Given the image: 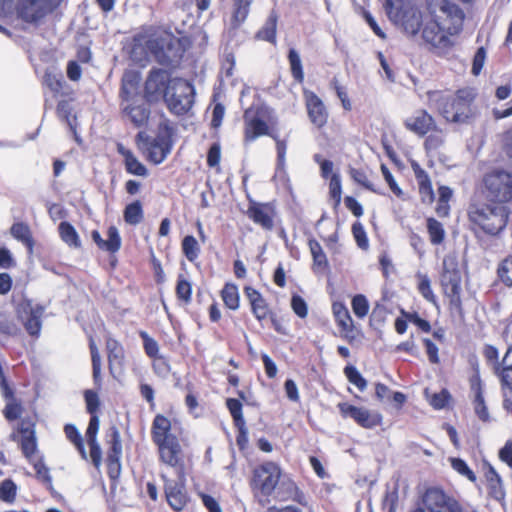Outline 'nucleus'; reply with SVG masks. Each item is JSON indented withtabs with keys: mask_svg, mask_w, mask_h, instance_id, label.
I'll return each mask as SVG.
<instances>
[{
	"mask_svg": "<svg viewBox=\"0 0 512 512\" xmlns=\"http://www.w3.org/2000/svg\"><path fill=\"white\" fill-rule=\"evenodd\" d=\"M433 98L438 112L446 121L467 124L474 113L472 104L476 98L473 88L465 87L458 89L454 95L435 93Z\"/></svg>",
	"mask_w": 512,
	"mask_h": 512,
	"instance_id": "nucleus-1",
	"label": "nucleus"
},
{
	"mask_svg": "<svg viewBox=\"0 0 512 512\" xmlns=\"http://www.w3.org/2000/svg\"><path fill=\"white\" fill-rule=\"evenodd\" d=\"M469 220L485 233L499 234L507 225L509 211L502 204L471 203L468 207Z\"/></svg>",
	"mask_w": 512,
	"mask_h": 512,
	"instance_id": "nucleus-2",
	"label": "nucleus"
},
{
	"mask_svg": "<svg viewBox=\"0 0 512 512\" xmlns=\"http://www.w3.org/2000/svg\"><path fill=\"white\" fill-rule=\"evenodd\" d=\"M386 13L391 21L401 25L406 33L416 35L422 26V14L410 0H386Z\"/></svg>",
	"mask_w": 512,
	"mask_h": 512,
	"instance_id": "nucleus-3",
	"label": "nucleus"
},
{
	"mask_svg": "<svg viewBox=\"0 0 512 512\" xmlns=\"http://www.w3.org/2000/svg\"><path fill=\"white\" fill-rule=\"evenodd\" d=\"M171 88L164 102L171 113L182 116L194 103L195 88L189 81L182 78H174Z\"/></svg>",
	"mask_w": 512,
	"mask_h": 512,
	"instance_id": "nucleus-4",
	"label": "nucleus"
},
{
	"mask_svg": "<svg viewBox=\"0 0 512 512\" xmlns=\"http://www.w3.org/2000/svg\"><path fill=\"white\" fill-rule=\"evenodd\" d=\"M152 56L162 66H175L183 57L184 49L180 40L175 37H154L150 44Z\"/></svg>",
	"mask_w": 512,
	"mask_h": 512,
	"instance_id": "nucleus-5",
	"label": "nucleus"
},
{
	"mask_svg": "<svg viewBox=\"0 0 512 512\" xmlns=\"http://www.w3.org/2000/svg\"><path fill=\"white\" fill-rule=\"evenodd\" d=\"M171 74L162 68H152L144 84L143 99L147 103H157L167 97L173 82Z\"/></svg>",
	"mask_w": 512,
	"mask_h": 512,
	"instance_id": "nucleus-6",
	"label": "nucleus"
},
{
	"mask_svg": "<svg viewBox=\"0 0 512 512\" xmlns=\"http://www.w3.org/2000/svg\"><path fill=\"white\" fill-rule=\"evenodd\" d=\"M61 0H18L17 18L29 24H39L49 13L58 7Z\"/></svg>",
	"mask_w": 512,
	"mask_h": 512,
	"instance_id": "nucleus-7",
	"label": "nucleus"
},
{
	"mask_svg": "<svg viewBox=\"0 0 512 512\" xmlns=\"http://www.w3.org/2000/svg\"><path fill=\"white\" fill-rule=\"evenodd\" d=\"M487 197L495 204L505 205L512 200V174L503 170L484 177Z\"/></svg>",
	"mask_w": 512,
	"mask_h": 512,
	"instance_id": "nucleus-8",
	"label": "nucleus"
},
{
	"mask_svg": "<svg viewBox=\"0 0 512 512\" xmlns=\"http://www.w3.org/2000/svg\"><path fill=\"white\" fill-rule=\"evenodd\" d=\"M281 469L271 461L264 462L253 471L251 487L256 493L269 497L280 482Z\"/></svg>",
	"mask_w": 512,
	"mask_h": 512,
	"instance_id": "nucleus-9",
	"label": "nucleus"
},
{
	"mask_svg": "<svg viewBox=\"0 0 512 512\" xmlns=\"http://www.w3.org/2000/svg\"><path fill=\"white\" fill-rule=\"evenodd\" d=\"M173 128L165 123L159 125V133L153 138L150 145L147 146V158L155 165H159L171 153L173 147Z\"/></svg>",
	"mask_w": 512,
	"mask_h": 512,
	"instance_id": "nucleus-10",
	"label": "nucleus"
},
{
	"mask_svg": "<svg viewBox=\"0 0 512 512\" xmlns=\"http://www.w3.org/2000/svg\"><path fill=\"white\" fill-rule=\"evenodd\" d=\"M422 502L426 512H462L459 502L437 487L428 488Z\"/></svg>",
	"mask_w": 512,
	"mask_h": 512,
	"instance_id": "nucleus-11",
	"label": "nucleus"
},
{
	"mask_svg": "<svg viewBox=\"0 0 512 512\" xmlns=\"http://www.w3.org/2000/svg\"><path fill=\"white\" fill-rule=\"evenodd\" d=\"M44 307L41 305H33L30 300L21 302L17 307V317L23 324L27 333L31 336L38 337L42 328V315Z\"/></svg>",
	"mask_w": 512,
	"mask_h": 512,
	"instance_id": "nucleus-12",
	"label": "nucleus"
},
{
	"mask_svg": "<svg viewBox=\"0 0 512 512\" xmlns=\"http://www.w3.org/2000/svg\"><path fill=\"white\" fill-rule=\"evenodd\" d=\"M338 409L344 418H352L359 426L373 429L382 423V415L364 407H357L345 402L338 404Z\"/></svg>",
	"mask_w": 512,
	"mask_h": 512,
	"instance_id": "nucleus-13",
	"label": "nucleus"
},
{
	"mask_svg": "<svg viewBox=\"0 0 512 512\" xmlns=\"http://www.w3.org/2000/svg\"><path fill=\"white\" fill-rule=\"evenodd\" d=\"M143 98L121 103V112L135 128H144L147 126L151 110L150 105Z\"/></svg>",
	"mask_w": 512,
	"mask_h": 512,
	"instance_id": "nucleus-14",
	"label": "nucleus"
},
{
	"mask_svg": "<svg viewBox=\"0 0 512 512\" xmlns=\"http://www.w3.org/2000/svg\"><path fill=\"white\" fill-rule=\"evenodd\" d=\"M422 38L423 40L432 46L438 52H446L448 51L453 43L449 36L444 34L443 28L437 21L431 20L428 21L422 30Z\"/></svg>",
	"mask_w": 512,
	"mask_h": 512,
	"instance_id": "nucleus-15",
	"label": "nucleus"
},
{
	"mask_svg": "<svg viewBox=\"0 0 512 512\" xmlns=\"http://www.w3.org/2000/svg\"><path fill=\"white\" fill-rule=\"evenodd\" d=\"M141 73L137 70H125L121 78L119 97L121 103L142 99L140 91Z\"/></svg>",
	"mask_w": 512,
	"mask_h": 512,
	"instance_id": "nucleus-16",
	"label": "nucleus"
},
{
	"mask_svg": "<svg viewBox=\"0 0 512 512\" xmlns=\"http://www.w3.org/2000/svg\"><path fill=\"white\" fill-rule=\"evenodd\" d=\"M153 36H149L144 32L136 33L127 47L130 59L138 64H143L148 60L149 55H152V48L150 46Z\"/></svg>",
	"mask_w": 512,
	"mask_h": 512,
	"instance_id": "nucleus-17",
	"label": "nucleus"
},
{
	"mask_svg": "<svg viewBox=\"0 0 512 512\" xmlns=\"http://www.w3.org/2000/svg\"><path fill=\"white\" fill-rule=\"evenodd\" d=\"M404 126L414 134L423 137L430 131H436L434 118L426 110H417L404 121Z\"/></svg>",
	"mask_w": 512,
	"mask_h": 512,
	"instance_id": "nucleus-18",
	"label": "nucleus"
},
{
	"mask_svg": "<svg viewBox=\"0 0 512 512\" xmlns=\"http://www.w3.org/2000/svg\"><path fill=\"white\" fill-rule=\"evenodd\" d=\"M306 108L310 121L317 127H322L327 123L328 113L323 101L310 90L303 92Z\"/></svg>",
	"mask_w": 512,
	"mask_h": 512,
	"instance_id": "nucleus-19",
	"label": "nucleus"
},
{
	"mask_svg": "<svg viewBox=\"0 0 512 512\" xmlns=\"http://www.w3.org/2000/svg\"><path fill=\"white\" fill-rule=\"evenodd\" d=\"M164 478V491L169 506L176 512L184 509L188 502L185 486L181 482Z\"/></svg>",
	"mask_w": 512,
	"mask_h": 512,
	"instance_id": "nucleus-20",
	"label": "nucleus"
},
{
	"mask_svg": "<svg viewBox=\"0 0 512 512\" xmlns=\"http://www.w3.org/2000/svg\"><path fill=\"white\" fill-rule=\"evenodd\" d=\"M459 258H443V271L440 281L443 289L461 287V266Z\"/></svg>",
	"mask_w": 512,
	"mask_h": 512,
	"instance_id": "nucleus-21",
	"label": "nucleus"
},
{
	"mask_svg": "<svg viewBox=\"0 0 512 512\" xmlns=\"http://www.w3.org/2000/svg\"><path fill=\"white\" fill-rule=\"evenodd\" d=\"M276 493L279 500H292L302 506L308 505L307 497L304 492L289 478L279 482Z\"/></svg>",
	"mask_w": 512,
	"mask_h": 512,
	"instance_id": "nucleus-22",
	"label": "nucleus"
},
{
	"mask_svg": "<svg viewBox=\"0 0 512 512\" xmlns=\"http://www.w3.org/2000/svg\"><path fill=\"white\" fill-rule=\"evenodd\" d=\"M91 239L98 246L99 249L109 252L116 253L121 246V237L118 229L115 226H110L107 229V239L104 240L98 230L91 232Z\"/></svg>",
	"mask_w": 512,
	"mask_h": 512,
	"instance_id": "nucleus-23",
	"label": "nucleus"
},
{
	"mask_svg": "<svg viewBox=\"0 0 512 512\" xmlns=\"http://www.w3.org/2000/svg\"><path fill=\"white\" fill-rule=\"evenodd\" d=\"M485 477L487 481L488 495L495 501L499 502L504 508L506 505V492L501 476L495 468L490 465L485 473Z\"/></svg>",
	"mask_w": 512,
	"mask_h": 512,
	"instance_id": "nucleus-24",
	"label": "nucleus"
},
{
	"mask_svg": "<svg viewBox=\"0 0 512 512\" xmlns=\"http://www.w3.org/2000/svg\"><path fill=\"white\" fill-rule=\"evenodd\" d=\"M159 450L161 461L165 464L176 467L180 461L181 446L178 438H170L164 442L156 444Z\"/></svg>",
	"mask_w": 512,
	"mask_h": 512,
	"instance_id": "nucleus-25",
	"label": "nucleus"
},
{
	"mask_svg": "<svg viewBox=\"0 0 512 512\" xmlns=\"http://www.w3.org/2000/svg\"><path fill=\"white\" fill-rule=\"evenodd\" d=\"M493 373L499 378L502 389L512 393V346H510L500 362L493 367Z\"/></svg>",
	"mask_w": 512,
	"mask_h": 512,
	"instance_id": "nucleus-26",
	"label": "nucleus"
},
{
	"mask_svg": "<svg viewBox=\"0 0 512 512\" xmlns=\"http://www.w3.org/2000/svg\"><path fill=\"white\" fill-rule=\"evenodd\" d=\"M249 110L244 113L245 120V142H253L258 137L269 134L268 124L259 116L249 118Z\"/></svg>",
	"mask_w": 512,
	"mask_h": 512,
	"instance_id": "nucleus-27",
	"label": "nucleus"
},
{
	"mask_svg": "<svg viewBox=\"0 0 512 512\" xmlns=\"http://www.w3.org/2000/svg\"><path fill=\"white\" fill-rule=\"evenodd\" d=\"M21 434V449L26 458L33 456L37 449L34 424L22 420L18 428Z\"/></svg>",
	"mask_w": 512,
	"mask_h": 512,
	"instance_id": "nucleus-28",
	"label": "nucleus"
},
{
	"mask_svg": "<svg viewBox=\"0 0 512 512\" xmlns=\"http://www.w3.org/2000/svg\"><path fill=\"white\" fill-rule=\"evenodd\" d=\"M108 352V363L110 373L115 377L116 373H120L124 363V350L122 345L115 339L108 338L106 341Z\"/></svg>",
	"mask_w": 512,
	"mask_h": 512,
	"instance_id": "nucleus-29",
	"label": "nucleus"
},
{
	"mask_svg": "<svg viewBox=\"0 0 512 512\" xmlns=\"http://www.w3.org/2000/svg\"><path fill=\"white\" fill-rule=\"evenodd\" d=\"M107 443L110 445L107 461L109 467L118 466L122 455V443L120 432L116 426H111L106 433Z\"/></svg>",
	"mask_w": 512,
	"mask_h": 512,
	"instance_id": "nucleus-30",
	"label": "nucleus"
},
{
	"mask_svg": "<svg viewBox=\"0 0 512 512\" xmlns=\"http://www.w3.org/2000/svg\"><path fill=\"white\" fill-rule=\"evenodd\" d=\"M244 292L250 302L252 313L255 318L260 322L265 320L269 314V308L262 294L258 290L249 286L245 287Z\"/></svg>",
	"mask_w": 512,
	"mask_h": 512,
	"instance_id": "nucleus-31",
	"label": "nucleus"
},
{
	"mask_svg": "<svg viewBox=\"0 0 512 512\" xmlns=\"http://www.w3.org/2000/svg\"><path fill=\"white\" fill-rule=\"evenodd\" d=\"M248 217L263 229L272 230L274 226L272 215L268 209V205L253 202L248 208Z\"/></svg>",
	"mask_w": 512,
	"mask_h": 512,
	"instance_id": "nucleus-32",
	"label": "nucleus"
},
{
	"mask_svg": "<svg viewBox=\"0 0 512 512\" xmlns=\"http://www.w3.org/2000/svg\"><path fill=\"white\" fill-rule=\"evenodd\" d=\"M471 390L474 393V410L478 418L484 422L489 420V412L485 404L482 381L478 374L471 378Z\"/></svg>",
	"mask_w": 512,
	"mask_h": 512,
	"instance_id": "nucleus-33",
	"label": "nucleus"
},
{
	"mask_svg": "<svg viewBox=\"0 0 512 512\" xmlns=\"http://www.w3.org/2000/svg\"><path fill=\"white\" fill-rule=\"evenodd\" d=\"M151 435L152 440L155 444L176 437L174 434L171 433L170 420L161 414L156 415L152 422Z\"/></svg>",
	"mask_w": 512,
	"mask_h": 512,
	"instance_id": "nucleus-34",
	"label": "nucleus"
},
{
	"mask_svg": "<svg viewBox=\"0 0 512 512\" xmlns=\"http://www.w3.org/2000/svg\"><path fill=\"white\" fill-rule=\"evenodd\" d=\"M278 15L272 10L266 19L264 25L259 29L255 35L258 40H263L271 44L276 43Z\"/></svg>",
	"mask_w": 512,
	"mask_h": 512,
	"instance_id": "nucleus-35",
	"label": "nucleus"
},
{
	"mask_svg": "<svg viewBox=\"0 0 512 512\" xmlns=\"http://www.w3.org/2000/svg\"><path fill=\"white\" fill-rule=\"evenodd\" d=\"M332 311L340 329L346 333L352 332L354 325L350 312L343 302H334Z\"/></svg>",
	"mask_w": 512,
	"mask_h": 512,
	"instance_id": "nucleus-36",
	"label": "nucleus"
},
{
	"mask_svg": "<svg viewBox=\"0 0 512 512\" xmlns=\"http://www.w3.org/2000/svg\"><path fill=\"white\" fill-rule=\"evenodd\" d=\"M252 0H233V13L231 17V29H238L247 19Z\"/></svg>",
	"mask_w": 512,
	"mask_h": 512,
	"instance_id": "nucleus-37",
	"label": "nucleus"
},
{
	"mask_svg": "<svg viewBox=\"0 0 512 512\" xmlns=\"http://www.w3.org/2000/svg\"><path fill=\"white\" fill-rule=\"evenodd\" d=\"M10 233L15 239L22 242L27 247L29 254L33 253L34 240L30 228L26 223H14L10 228Z\"/></svg>",
	"mask_w": 512,
	"mask_h": 512,
	"instance_id": "nucleus-38",
	"label": "nucleus"
},
{
	"mask_svg": "<svg viewBox=\"0 0 512 512\" xmlns=\"http://www.w3.org/2000/svg\"><path fill=\"white\" fill-rule=\"evenodd\" d=\"M143 207L139 200L127 204L123 211L124 221L129 225H137L143 220Z\"/></svg>",
	"mask_w": 512,
	"mask_h": 512,
	"instance_id": "nucleus-39",
	"label": "nucleus"
},
{
	"mask_svg": "<svg viewBox=\"0 0 512 512\" xmlns=\"http://www.w3.org/2000/svg\"><path fill=\"white\" fill-rule=\"evenodd\" d=\"M61 239L69 246H80L79 235L75 227L68 221H62L58 226Z\"/></svg>",
	"mask_w": 512,
	"mask_h": 512,
	"instance_id": "nucleus-40",
	"label": "nucleus"
},
{
	"mask_svg": "<svg viewBox=\"0 0 512 512\" xmlns=\"http://www.w3.org/2000/svg\"><path fill=\"white\" fill-rule=\"evenodd\" d=\"M221 297L227 308L231 310L239 308V292L235 284L226 283L221 291Z\"/></svg>",
	"mask_w": 512,
	"mask_h": 512,
	"instance_id": "nucleus-41",
	"label": "nucleus"
},
{
	"mask_svg": "<svg viewBox=\"0 0 512 512\" xmlns=\"http://www.w3.org/2000/svg\"><path fill=\"white\" fill-rule=\"evenodd\" d=\"M287 57L292 77L297 83H302L304 81V72L299 53L295 48H290Z\"/></svg>",
	"mask_w": 512,
	"mask_h": 512,
	"instance_id": "nucleus-42",
	"label": "nucleus"
},
{
	"mask_svg": "<svg viewBox=\"0 0 512 512\" xmlns=\"http://www.w3.org/2000/svg\"><path fill=\"white\" fill-rule=\"evenodd\" d=\"M445 295L449 298V310L452 314H457L460 318L464 317V311L461 300V287L460 288H446L444 289Z\"/></svg>",
	"mask_w": 512,
	"mask_h": 512,
	"instance_id": "nucleus-43",
	"label": "nucleus"
},
{
	"mask_svg": "<svg viewBox=\"0 0 512 512\" xmlns=\"http://www.w3.org/2000/svg\"><path fill=\"white\" fill-rule=\"evenodd\" d=\"M64 432L67 439L75 445L82 459L87 460V453L85 450L83 438L79 433L77 427L73 424H66L64 427Z\"/></svg>",
	"mask_w": 512,
	"mask_h": 512,
	"instance_id": "nucleus-44",
	"label": "nucleus"
},
{
	"mask_svg": "<svg viewBox=\"0 0 512 512\" xmlns=\"http://www.w3.org/2000/svg\"><path fill=\"white\" fill-rule=\"evenodd\" d=\"M440 10L450 17L458 27L462 26L465 15L458 5L449 0H441Z\"/></svg>",
	"mask_w": 512,
	"mask_h": 512,
	"instance_id": "nucleus-45",
	"label": "nucleus"
},
{
	"mask_svg": "<svg viewBox=\"0 0 512 512\" xmlns=\"http://www.w3.org/2000/svg\"><path fill=\"white\" fill-rule=\"evenodd\" d=\"M416 277L418 278V291L423 296L424 299H426L428 302L436 304L437 298L434 295L432 288H431V281L429 277L426 274H422L418 272L416 274Z\"/></svg>",
	"mask_w": 512,
	"mask_h": 512,
	"instance_id": "nucleus-46",
	"label": "nucleus"
},
{
	"mask_svg": "<svg viewBox=\"0 0 512 512\" xmlns=\"http://www.w3.org/2000/svg\"><path fill=\"white\" fill-rule=\"evenodd\" d=\"M91 361H92V375L96 385L101 384V357L95 342L91 339L89 343Z\"/></svg>",
	"mask_w": 512,
	"mask_h": 512,
	"instance_id": "nucleus-47",
	"label": "nucleus"
},
{
	"mask_svg": "<svg viewBox=\"0 0 512 512\" xmlns=\"http://www.w3.org/2000/svg\"><path fill=\"white\" fill-rule=\"evenodd\" d=\"M329 195H330V198L334 202L333 208L337 209L341 203V196H342V184H341V177H340L339 173H334L330 177Z\"/></svg>",
	"mask_w": 512,
	"mask_h": 512,
	"instance_id": "nucleus-48",
	"label": "nucleus"
},
{
	"mask_svg": "<svg viewBox=\"0 0 512 512\" xmlns=\"http://www.w3.org/2000/svg\"><path fill=\"white\" fill-rule=\"evenodd\" d=\"M399 487L398 484H394L392 488L387 486L385 495L382 501V507L387 512H396L397 504H398V495Z\"/></svg>",
	"mask_w": 512,
	"mask_h": 512,
	"instance_id": "nucleus-49",
	"label": "nucleus"
},
{
	"mask_svg": "<svg viewBox=\"0 0 512 512\" xmlns=\"http://www.w3.org/2000/svg\"><path fill=\"white\" fill-rule=\"evenodd\" d=\"M124 166L126 172L130 175L147 177L149 174L147 167L135 155L124 161Z\"/></svg>",
	"mask_w": 512,
	"mask_h": 512,
	"instance_id": "nucleus-50",
	"label": "nucleus"
},
{
	"mask_svg": "<svg viewBox=\"0 0 512 512\" xmlns=\"http://www.w3.org/2000/svg\"><path fill=\"white\" fill-rule=\"evenodd\" d=\"M266 136L272 137L276 141V150H277V170H284L285 162H286V150H287V142L286 140H281L278 137L277 133L271 132L269 130V134Z\"/></svg>",
	"mask_w": 512,
	"mask_h": 512,
	"instance_id": "nucleus-51",
	"label": "nucleus"
},
{
	"mask_svg": "<svg viewBox=\"0 0 512 512\" xmlns=\"http://www.w3.org/2000/svg\"><path fill=\"white\" fill-rule=\"evenodd\" d=\"M344 374L348 381L355 385L360 391H364L367 387V381L353 365H348L344 368Z\"/></svg>",
	"mask_w": 512,
	"mask_h": 512,
	"instance_id": "nucleus-52",
	"label": "nucleus"
},
{
	"mask_svg": "<svg viewBox=\"0 0 512 512\" xmlns=\"http://www.w3.org/2000/svg\"><path fill=\"white\" fill-rule=\"evenodd\" d=\"M352 310L356 317L362 319L369 312V302L363 294H357L351 301Z\"/></svg>",
	"mask_w": 512,
	"mask_h": 512,
	"instance_id": "nucleus-53",
	"label": "nucleus"
},
{
	"mask_svg": "<svg viewBox=\"0 0 512 512\" xmlns=\"http://www.w3.org/2000/svg\"><path fill=\"white\" fill-rule=\"evenodd\" d=\"M427 228L431 238V241L434 244H439L444 240L445 232L443 225L434 218H429L427 220Z\"/></svg>",
	"mask_w": 512,
	"mask_h": 512,
	"instance_id": "nucleus-54",
	"label": "nucleus"
},
{
	"mask_svg": "<svg viewBox=\"0 0 512 512\" xmlns=\"http://www.w3.org/2000/svg\"><path fill=\"white\" fill-rule=\"evenodd\" d=\"M176 295L178 299L184 301L185 303H189L191 301L192 286L190 282L183 277L182 274L178 275Z\"/></svg>",
	"mask_w": 512,
	"mask_h": 512,
	"instance_id": "nucleus-55",
	"label": "nucleus"
},
{
	"mask_svg": "<svg viewBox=\"0 0 512 512\" xmlns=\"http://www.w3.org/2000/svg\"><path fill=\"white\" fill-rule=\"evenodd\" d=\"M351 178L359 185L364 187L365 189L372 191L374 193L381 194L373 185L372 182L369 181L367 174L362 169L351 168L350 169Z\"/></svg>",
	"mask_w": 512,
	"mask_h": 512,
	"instance_id": "nucleus-56",
	"label": "nucleus"
},
{
	"mask_svg": "<svg viewBox=\"0 0 512 512\" xmlns=\"http://www.w3.org/2000/svg\"><path fill=\"white\" fill-rule=\"evenodd\" d=\"M226 406L233 418L234 424H241L245 422L242 413V403L236 398H228L226 400Z\"/></svg>",
	"mask_w": 512,
	"mask_h": 512,
	"instance_id": "nucleus-57",
	"label": "nucleus"
},
{
	"mask_svg": "<svg viewBox=\"0 0 512 512\" xmlns=\"http://www.w3.org/2000/svg\"><path fill=\"white\" fill-rule=\"evenodd\" d=\"M497 273L506 286H512V258H503L498 266Z\"/></svg>",
	"mask_w": 512,
	"mask_h": 512,
	"instance_id": "nucleus-58",
	"label": "nucleus"
},
{
	"mask_svg": "<svg viewBox=\"0 0 512 512\" xmlns=\"http://www.w3.org/2000/svg\"><path fill=\"white\" fill-rule=\"evenodd\" d=\"M17 486L11 479H5L0 485V498L4 502L13 503L16 497Z\"/></svg>",
	"mask_w": 512,
	"mask_h": 512,
	"instance_id": "nucleus-59",
	"label": "nucleus"
},
{
	"mask_svg": "<svg viewBox=\"0 0 512 512\" xmlns=\"http://www.w3.org/2000/svg\"><path fill=\"white\" fill-rule=\"evenodd\" d=\"M452 468L457 471L460 475L465 476L471 482H475L477 477L475 473L469 468L467 463L461 458L451 459Z\"/></svg>",
	"mask_w": 512,
	"mask_h": 512,
	"instance_id": "nucleus-60",
	"label": "nucleus"
},
{
	"mask_svg": "<svg viewBox=\"0 0 512 512\" xmlns=\"http://www.w3.org/2000/svg\"><path fill=\"white\" fill-rule=\"evenodd\" d=\"M23 412V407L19 401L12 400L7 401L6 406L3 410V414L8 421H14L20 418Z\"/></svg>",
	"mask_w": 512,
	"mask_h": 512,
	"instance_id": "nucleus-61",
	"label": "nucleus"
},
{
	"mask_svg": "<svg viewBox=\"0 0 512 512\" xmlns=\"http://www.w3.org/2000/svg\"><path fill=\"white\" fill-rule=\"evenodd\" d=\"M352 233L358 247L364 250L367 249L369 246L368 237L363 225L360 222H355L352 225Z\"/></svg>",
	"mask_w": 512,
	"mask_h": 512,
	"instance_id": "nucleus-62",
	"label": "nucleus"
},
{
	"mask_svg": "<svg viewBox=\"0 0 512 512\" xmlns=\"http://www.w3.org/2000/svg\"><path fill=\"white\" fill-rule=\"evenodd\" d=\"M418 184L422 202L432 203L435 198V194L432 188L430 178L424 177V180H421L420 182H418Z\"/></svg>",
	"mask_w": 512,
	"mask_h": 512,
	"instance_id": "nucleus-63",
	"label": "nucleus"
},
{
	"mask_svg": "<svg viewBox=\"0 0 512 512\" xmlns=\"http://www.w3.org/2000/svg\"><path fill=\"white\" fill-rule=\"evenodd\" d=\"M182 252L184 256H197L199 245L196 238L192 235H186L182 240Z\"/></svg>",
	"mask_w": 512,
	"mask_h": 512,
	"instance_id": "nucleus-64",
	"label": "nucleus"
}]
</instances>
